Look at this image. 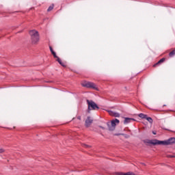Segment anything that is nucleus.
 Segmentation results:
<instances>
[{
  "label": "nucleus",
  "instance_id": "f257e3e1",
  "mask_svg": "<svg viewBox=\"0 0 175 175\" xmlns=\"http://www.w3.org/2000/svg\"><path fill=\"white\" fill-rule=\"evenodd\" d=\"M147 143H148V144H152V146H170V144H174V143H175V138L171 137L165 141L152 139V140H148Z\"/></svg>",
  "mask_w": 175,
  "mask_h": 175
},
{
  "label": "nucleus",
  "instance_id": "f03ea898",
  "mask_svg": "<svg viewBox=\"0 0 175 175\" xmlns=\"http://www.w3.org/2000/svg\"><path fill=\"white\" fill-rule=\"evenodd\" d=\"M29 35L31 36L32 44H38L39 40H40L39 32L36 30H31L29 31Z\"/></svg>",
  "mask_w": 175,
  "mask_h": 175
},
{
  "label": "nucleus",
  "instance_id": "7ed1b4c3",
  "mask_svg": "<svg viewBox=\"0 0 175 175\" xmlns=\"http://www.w3.org/2000/svg\"><path fill=\"white\" fill-rule=\"evenodd\" d=\"M119 124L120 120L118 119L111 120V123H107L109 131H114V129H116V126Z\"/></svg>",
  "mask_w": 175,
  "mask_h": 175
},
{
  "label": "nucleus",
  "instance_id": "20e7f679",
  "mask_svg": "<svg viewBox=\"0 0 175 175\" xmlns=\"http://www.w3.org/2000/svg\"><path fill=\"white\" fill-rule=\"evenodd\" d=\"M87 103L88 105V110H98L99 107L98 106V105H96V103H95V102L92 101V100H87Z\"/></svg>",
  "mask_w": 175,
  "mask_h": 175
},
{
  "label": "nucleus",
  "instance_id": "39448f33",
  "mask_svg": "<svg viewBox=\"0 0 175 175\" xmlns=\"http://www.w3.org/2000/svg\"><path fill=\"white\" fill-rule=\"evenodd\" d=\"M82 86L85 87L86 88H93V90H98L96 85L92 82H84L82 83Z\"/></svg>",
  "mask_w": 175,
  "mask_h": 175
},
{
  "label": "nucleus",
  "instance_id": "423d86ee",
  "mask_svg": "<svg viewBox=\"0 0 175 175\" xmlns=\"http://www.w3.org/2000/svg\"><path fill=\"white\" fill-rule=\"evenodd\" d=\"M93 122H94V120H92L91 117L88 116L85 120V126H86V128H90V126H91V124H92Z\"/></svg>",
  "mask_w": 175,
  "mask_h": 175
},
{
  "label": "nucleus",
  "instance_id": "0eeeda50",
  "mask_svg": "<svg viewBox=\"0 0 175 175\" xmlns=\"http://www.w3.org/2000/svg\"><path fill=\"white\" fill-rule=\"evenodd\" d=\"M132 121H135V119L131 118H125L124 124H129V122H132Z\"/></svg>",
  "mask_w": 175,
  "mask_h": 175
},
{
  "label": "nucleus",
  "instance_id": "6e6552de",
  "mask_svg": "<svg viewBox=\"0 0 175 175\" xmlns=\"http://www.w3.org/2000/svg\"><path fill=\"white\" fill-rule=\"evenodd\" d=\"M116 175H135V174L133 172H126V173H124V172H117L116 174Z\"/></svg>",
  "mask_w": 175,
  "mask_h": 175
},
{
  "label": "nucleus",
  "instance_id": "1a4fd4ad",
  "mask_svg": "<svg viewBox=\"0 0 175 175\" xmlns=\"http://www.w3.org/2000/svg\"><path fill=\"white\" fill-rule=\"evenodd\" d=\"M50 51L51 54L53 55L54 58H58V56H57V53H55V51L53 49V47L49 46Z\"/></svg>",
  "mask_w": 175,
  "mask_h": 175
},
{
  "label": "nucleus",
  "instance_id": "9d476101",
  "mask_svg": "<svg viewBox=\"0 0 175 175\" xmlns=\"http://www.w3.org/2000/svg\"><path fill=\"white\" fill-rule=\"evenodd\" d=\"M57 58V62L62 66H66V65H65V63L62 62V60H61L58 57H55Z\"/></svg>",
  "mask_w": 175,
  "mask_h": 175
},
{
  "label": "nucleus",
  "instance_id": "9b49d317",
  "mask_svg": "<svg viewBox=\"0 0 175 175\" xmlns=\"http://www.w3.org/2000/svg\"><path fill=\"white\" fill-rule=\"evenodd\" d=\"M138 117H139V118H142V119H146L147 118V115L144 114V113H139L138 115Z\"/></svg>",
  "mask_w": 175,
  "mask_h": 175
},
{
  "label": "nucleus",
  "instance_id": "f8f14e48",
  "mask_svg": "<svg viewBox=\"0 0 175 175\" xmlns=\"http://www.w3.org/2000/svg\"><path fill=\"white\" fill-rule=\"evenodd\" d=\"M146 120H147V121H148V122H150V124H152L153 120L151 117L146 116Z\"/></svg>",
  "mask_w": 175,
  "mask_h": 175
},
{
  "label": "nucleus",
  "instance_id": "ddd939ff",
  "mask_svg": "<svg viewBox=\"0 0 175 175\" xmlns=\"http://www.w3.org/2000/svg\"><path fill=\"white\" fill-rule=\"evenodd\" d=\"M54 9V4H52L51 6L49 7L47 12H51Z\"/></svg>",
  "mask_w": 175,
  "mask_h": 175
},
{
  "label": "nucleus",
  "instance_id": "4468645a",
  "mask_svg": "<svg viewBox=\"0 0 175 175\" xmlns=\"http://www.w3.org/2000/svg\"><path fill=\"white\" fill-rule=\"evenodd\" d=\"M175 55V50H173L169 53L170 57H173Z\"/></svg>",
  "mask_w": 175,
  "mask_h": 175
},
{
  "label": "nucleus",
  "instance_id": "2eb2a0df",
  "mask_svg": "<svg viewBox=\"0 0 175 175\" xmlns=\"http://www.w3.org/2000/svg\"><path fill=\"white\" fill-rule=\"evenodd\" d=\"M162 63H161L159 61L157 62V63H156V64H154V65H153V67L154 68H157V66H159V65H161Z\"/></svg>",
  "mask_w": 175,
  "mask_h": 175
},
{
  "label": "nucleus",
  "instance_id": "dca6fc26",
  "mask_svg": "<svg viewBox=\"0 0 175 175\" xmlns=\"http://www.w3.org/2000/svg\"><path fill=\"white\" fill-rule=\"evenodd\" d=\"M108 113L109 116H112L113 117L114 116V111H108Z\"/></svg>",
  "mask_w": 175,
  "mask_h": 175
},
{
  "label": "nucleus",
  "instance_id": "f3484780",
  "mask_svg": "<svg viewBox=\"0 0 175 175\" xmlns=\"http://www.w3.org/2000/svg\"><path fill=\"white\" fill-rule=\"evenodd\" d=\"M164 61H166V59L165 57H163L162 59L159 60V62H160V63L161 64H163Z\"/></svg>",
  "mask_w": 175,
  "mask_h": 175
},
{
  "label": "nucleus",
  "instance_id": "a211bd4d",
  "mask_svg": "<svg viewBox=\"0 0 175 175\" xmlns=\"http://www.w3.org/2000/svg\"><path fill=\"white\" fill-rule=\"evenodd\" d=\"M113 117H120V113L117 112L113 113Z\"/></svg>",
  "mask_w": 175,
  "mask_h": 175
},
{
  "label": "nucleus",
  "instance_id": "6ab92c4d",
  "mask_svg": "<svg viewBox=\"0 0 175 175\" xmlns=\"http://www.w3.org/2000/svg\"><path fill=\"white\" fill-rule=\"evenodd\" d=\"M83 147H85V148H88V147H90V146L83 144Z\"/></svg>",
  "mask_w": 175,
  "mask_h": 175
},
{
  "label": "nucleus",
  "instance_id": "aec40b11",
  "mask_svg": "<svg viewBox=\"0 0 175 175\" xmlns=\"http://www.w3.org/2000/svg\"><path fill=\"white\" fill-rule=\"evenodd\" d=\"M3 152H5V150L3 148H0V154H3Z\"/></svg>",
  "mask_w": 175,
  "mask_h": 175
},
{
  "label": "nucleus",
  "instance_id": "412c9836",
  "mask_svg": "<svg viewBox=\"0 0 175 175\" xmlns=\"http://www.w3.org/2000/svg\"><path fill=\"white\" fill-rule=\"evenodd\" d=\"M99 128H100L101 129H105V127L102 126H98Z\"/></svg>",
  "mask_w": 175,
  "mask_h": 175
},
{
  "label": "nucleus",
  "instance_id": "4be33fe9",
  "mask_svg": "<svg viewBox=\"0 0 175 175\" xmlns=\"http://www.w3.org/2000/svg\"><path fill=\"white\" fill-rule=\"evenodd\" d=\"M77 120H81V116H78Z\"/></svg>",
  "mask_w": 175,
  "mask_h": 175
},
{
  "label": "nucleus",
  "instance_id": "5701e85b",
  "mask_svg": "<svg viewBox=\"0 0 175 175\" xmlns=\"http://www.w3.org/2000/svg\"><path fill=\"white\" fill-rule=\"evenodd\" d=\"M153 135H157V132L152 131Z\"/></svg>",
  "mask_w": 175,
  "mask_h": 175
},
{
  "label": "nucleus",
  "instance_id": "b1692460",
  "mask_svg": "<svg viewBox=\"0 0 175 175\" xmlns=\"http://www.w3.org/2000/svg\"><path fill=\"white\" fill-rule=\"evenodd\" d=\"M174 156H171V158H173Z\"/></svg>",
  "mask_w": 175,
  "mask_h": 175
}]
</instances>
